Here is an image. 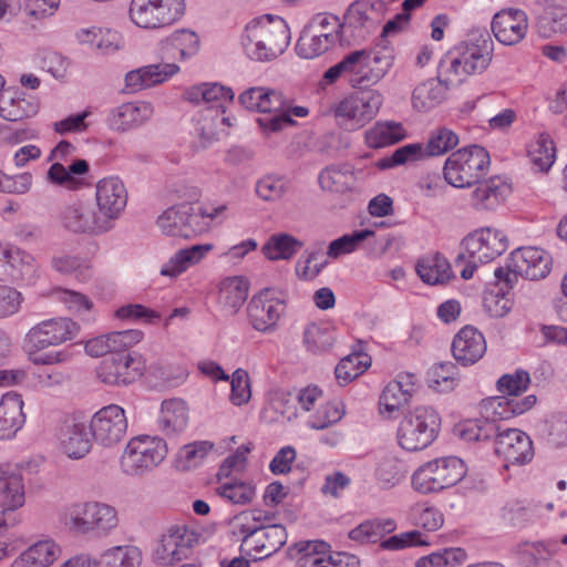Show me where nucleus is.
<instances>
[{
  "label": "nucleus",
  "mask_w": 567,
  "mask_h": 567,
  "mask_svg": "<svg viewBox=\"0 0 567 567\" xmlns=\"http://www.w3.org/2000/svg\"><path fill=\"white\" fill-rule=\"evenodd\" d=\"M493 52L494 43L488 32H473L443 55L439 64V79L446 86L460 85L467 76L486 71Z\"/></svg>",
  "instance_id": "f257e3e1"
},
{
  "label": "nucleus",
  "mask_w": 567,
  "mask_h": 567,
  "mask_svg": "<svg viewBox=\"0 0 567 567\" xmlns=\"http://www.w3.org/2000/svg\"><path fill=\"white\" fill-rule=\"evenodd\" d=\"M271 520L269 513L257 508L241 512L231 520L233 534L240 538V550L254 556V560L271 556L287 542L286 528L270 524Z\"/></svg>",
  "instance_id": "f03ea898"
},
{
  "label": "nucleus",
  "mask_w": 567,
  "mask_h": 567,
  "mask_svg": "<svg viewBox=\"0 0 567 567\" xmlns=\"http://www.w3.org/2000/svg\"><path fill=\"white\" fill-rule=\"evenodd\" d=\"M290 30L280 17L270 14L252 19L241 35L243 50L250 60L268 62L277 59L290 43Z\"/></svg>",
  "instance_id": "7ed1b4c3"
},
{
  "label": "nucleus",
  "mask_w": 567,
  "mask_h": 567,
  "mask_svg": "<svg viewBox=\"0 0 567 567\" xmlns=\"http://www.w3.org/2000/svg\"><path fill=\"white\" fill-rule=\"evenodd\" d=\"M184 99L193 104L207 105V115L200 121L202 135L207 140L217 138L233 120L225 115V106L234 99V92L219 83H200L185 90Z\"/></svg>",
  "instance_id": "20e7f679"
},
{
  "label": "nucleus",
  "mask_w": 567,
  "mask_h": 567,
  "mask_svg": "<svg viewBox=\"0 0 567 567\" xmlns=\"http://www.w3.org/2000/svg\"><path fill=\"white\" fill-rule=\"evenodd\" d=\"M61 522L75 534H107L117 526V512L100 502L74 503L61 513Z\"/></svg>",
  "instance_id": "39448f33"
},
{
  "label": "nucleus",
  "mask_w": 567,
  "mask_h": 567,
  "mask_svg": "<svg viewBox=\"0 0 567 567\" xmlns=\"http://www.w3.org/2000/svg\"><path fill=\"white\" fill-rule=\"evenodd\" d=\"M441 429V416L431 406H416L404 415L398 427L399 445L410 452L431 445Z\"/></svg>",
  "instance_id": "423d86ee"
},
{
  "label": "nucleus",
  "mask_w": 567,
  "mask_h": 567,
  "mask_svg": "<svg viewBox=\"0 0 567 567\" xmlns=\"http://www.w3.org/2000/svg\"><path fill=\"white\" fill-rule=\"evenodd\" d=\"M488 165L489 155L484 147H464L452 153L445 161L444 178L453 187H471L485 175Z\"/></svg>",
  "instance_id": "0eeeda50"
},
{
  "label": "nucleus",
  "mask_w": 567,
  "mask_h": 567,
  "mask_svg": "<svg viewBox=\"0 0 567 567\" xmlns=\"http://www.w3.org/2000/svg\"><path fill=\"white\" fill-rule=\"evenodd\" d=\"M167 452L166 442L158 436L132 437L121 455V470L128 476H142L156 468L165 460Z\"/></svg>",
  "instance_id": "6e6552de"
},
{
  "label": "nucleus",
  "mask_w": 567,
  "mask_h": 567,
  "mask_svg": "<svg viewBox=\"0 0 567 567\" xmlns=\"http://www.w3.org/2000/svg\"><path fill=\"white\" fill-rule=\"evenodd\" d=\"M392 56L373 50H355L344 56L347 82L353 89L379 83L392 68Z\"/></svg>",
  "instance_id": "1a4fd4ad"
},
{
  "label": "nucleus",
  "mask_w": 567,
  "mask_h": 567,
  "mask_svg": "<svg viewBox=\"0 0 567 567\" xmlns=\"http://www.w3.org/2000/svg\"><path fill=\"white\" fill-rule=\"evenodd\" d=\"M468 261L461 270L463 279H471L477 264H487L501 256L508 247L507 236L499 229L483 227L468 234L462 240Z\"/></svg>",
  "instance_id": "9d476101"
},
{
  "label": "nucleus",
  "mask_w": 567,
  "mask_h": 567,
  "mask_svg": "<svg viewBox=\"0 0 567 567\" xmlns=\"http://www.w3.org/2000/svg\"><path fill=\"white\" fill-rule=\"evenodd\" d=\"M466 474L464 462L456 456L431 461L412 476L413 488L422 494L436 493L454 486Z\"/></svg>",
  "instance_id": "9b49d317"
},
{
  "label": "nucleus",
  "mask_w": 567,
  "mask_h": 567,
  "mask_svg": "<svg viewBox=\"0 0 567 567\" xmlns=\"http://www.w3.org/2000/svg\"><path fill=\"white\" fill-rule=\"evenodd\" d=\"M383 104V95L378 90L352 93L341 100L333 109L339 124L354 131L371 122Z\"/></svg>",
  "instance_id": "f8f14e48"
},
{
  "label": "nucleus",
  "mask_w": 567,
  "mask_h": 567,
  "mask_svg": "<svg viewBox=\"0 0 567 567\" xmlns=\"http://www.w3.org/2000/svg\"><path fill=\"white\" fill-rule=\"evenodd\" d=\"M184 13V0H132L128 9L131 21L146 30L169 27Z\"/></svg>",
  "instance_id": "ddd939ff"
},
{
  "label": "nucleus",
  "mask_w": 567,
  "mask_h": 567,
  "mask_svg": "<svg viewBox=\"0 0 567 567\" xmlns=\"http://www.w3.org/2000/svg\"><path fill=\"white\" fill-rule=\"evenodd\" d=\"M199 529L190 524H174L161 536L153 556L163 565L171 566L186 559L188 551L202 540Z\"/></svg>",
  "instance_id": "4468645a"
},
{
  "label": "nucleus",
  "mask_w": 567,
  "mask_h": 567,
  "mask_svg": "<svg viewBox=\"0 0 567 567\" xmlns=\"http://www.w3.org/2000/svg\"><path fill=\"white\" fill-rule=\"evenodd\" d=\"M127 426L124 409L117 404H110L93 414L89 429L96 444L114 447L125 437Z\"/></svg>",
  "instance_id": "2eb2a0df"
},
{
  "label": "nucleus",
  "mask_w": 567,
  "mask_h": 567,
  "mask_svg": "<svg viewBox=\"0 0 567 567\" xmlns=\"http://www.w3.org/2000/svg\"><path fill=\"white\" fill-rule=\"evenodd\" d=\"M61 224L73 234L89 236H99L113 228L89 200H75L66 205L61 213Z\"/></svg>",
  "instance_id": "dca6fc26"
},
{
  "label": "nucleus",
  "mask_w": 567,
  "mask_h": 567,
  "mask_svg": "<svg viewBox=\"0 0 567 567\" xmlns=\"http://www.w3.org/2000/svg\"><path fill=\"white\" fill-rule=\"evenodd\" d=\"M156 225L164 235L183 238L203 234L209 227L189 204L168 207L157 217Z\"/></svg>",
  "instance_id": "f3484780"
},
{
  "label": "nucleus",
  "mask_w": 567,
  "mask_h": 567,
  "mask_svg": "<svg viewBox=\"0 0 567 567\" xmlns=\"http://www.w3.org/2000/svg\"><path fill=\"white\" fill-rule=\"evenodd\" d=\"M494 452L509 465L523 466L530 463L535 451L533 441L524 431L503 424L494 444Z\"/></svg>",
  "instance_id": "a211bd4d"
},
{
  "label": "nucleus",
  "mask_w": 567,
  "mask_h": 567,
  "mask_svg": "<svg viewBox=\"0 0 567 567\" xmlns=\"http://www.w3.org/2000/svg\"><path fill=\"white\" fill-rule=\"evenodd\" d=\"M79 331L76 322L69 318H53L33 326L25 336L28 346L37 352L73 339Z\"/></svg>",
  "instance_id": "6ab92c4d"
},
{
  "label": "nucleus",
  "mask_w": 567,
  "mask_h": 567,
  "mask_svg": "<svg viewBox=\"0 0 567 567\" xmlns=\"http://www.w3.org/2000/svg\"><path fill=\"white\" fill-rule=\"evenodd\" d=\"M297 550V567H359L355 556L346 553H330L323 542H305L289 548L290 555Z\"/></svg>",
  "instance_id": "aec40b11"
},
{
  "label": "nucleus",
  "mask_w": 567,
  "mask_h": 567,
  "mask_svg": "<svg viewBox=\"0 0 567 567\" xmlns=\"http://www.w3.org/2000/svg\"><path fill=\"white\" fill-rule=\"evenodd\" d=\"M144 365L138 355L114 353L105 358L96 370L97 378L109 385H126L137 380Z\"/></svg>",
  "instance_id": "412c9836"
},
{
  "label": "nucleus",
  "mask_w": 567,
  "mask_h": 567,
  "mask_svg": "<svg viewBox=\"0 0 567 567\" xmlns=\"http://www.w3.org/2000/svg\"><path fill=\"white\" fill-rule=\"evenodd\" d=\"M285 308V301L275 297L271 289H264L248 302V321L259 332H271L276 329Z\"/></svg>",
  "instance_id": "4be33fe9"
},
{
  "label": "nucleus",
  "mask_w": 567,
  "mask_h": 567,
  "mask_svg": "<svg viewBox=\"0 0 567 567\" xmlns=\"http://www.w3.org/2000/svg\"><path fill=\"white\" fill-rule=\"evenodd\" d=\"M128 193L117 176H107L95 185V200L101 216L113 225L127 205Z\"/></svg>",
  "instance_id": "5701e85b"
},
{
  "label": "nucleus",
  "mask_w": 567,
  "mask_h": 567,
  "mask_svg": "<svg viewBox=\"0 0 567 567\" xmlns=\"http://www.w3.org/2000/svg\"><path fill=\"white\" fill-rule=\"evenodd\" d=\"M154 115V106L146 101L125 102L110 110L106 124L117 133H126L146 124Z\"/></svg>",
  "instance_id": "b1692460"
},
{
  "label": "nucleus",
  "mask_w": 567,
  "mask_h": 567,
  "mask_svg": "<svg viewBox=\"0 0 567 567\" xmlns=\"http://www.w3.org/2000/svg\"><path fill=\"white\" fill-rule=\"evenodd\" d=\"M59 450L71 460H81L91 451L87 426L75 417L65 419L56 431Z\"/></svg>",
  "instance_id": "393cba45"
},
{
  "label": "nucleus",
  "mask_w": 567,
  "mask_h": 567,
  "mask_svg": "<svg viewBox=\"0 0 567 567\" xmlns=\"http://www.w3.org/2000/svg\"><path fill=\"white\" fill-rule=\"evenodd\" d=\"M550 256L536 247L518 248L512 252V269L529 280L545 278L550 271Z\"/></svg>",
  "instance_id": "a878e982"
},
{
  "label": "nucleus",
  "mask_w": 567,
  "mask_h": 567,
  "mask_svg": "<svg viewBox=\"0 0 567 567\" xmlns=\"http://www.w3.org/2000/svg\"><path fill=\"white\" fill-rule=\"evenodd\" d=\"M386 11L385 0H358L347 12V22L359 29V37L364 38L382 22Z\"/></svg>",
  "instance_id": "bb28decb"
},
{
  "label": "nucleus",
  "mask_w": 567,
  "mask_h": 567,
  "mask_svg": "<svg viewBox=\"0 0 567 567\" xmlns=\"http://www.w3.org/2000/svg\"><path fill=\"white\" fill-rule=\"evenodd\" d=\"M527 27V16L522 10H503L492 21L495 38L505 45L519 43L526 35Z\"/></svg>",
  "instance_id": "cd10ccee"
},
{
  "label": "nucleus",
  "mask_w": 567,
  "mask_h": 567,
  "mask_svg": "<svg viewBox=\"0 0 567 567\" xmlns=\"http://www.w3.org/2000/svg\"><path fill=\"white\" fill-rule=\"evenodd\" d=\"M486 352V341L476 328L466 326L453 339L452 353L462 365L467 367L481 360Z\"/></svg>",
  "instance_id": "c85d7f7f"
},
{
  "label": "nucleus",
  "mask_w": 567,
  "mask_h": 567,
  "mask_svg": "<svg viewBox=\"0 0 567 567\" xmlns=\"http://www.w3.org/2000/svg\"><path fill=\"white\" fill-rule=\"evenodd\" d=\"M19 393L8 392L0 400V440H11L23 427L25 414Z\"/></svg>",
  "instance_id": "c756f323"
},
{
  "label": "nucleus",
  "mask_w": 567,
  "mask_h": 567,
  "mask_svg": "<svg viewBox=\"0 0 567 567\" xmlns=\"http://www.w3.org/2000/svg\"><path fill=\"white\" fill-rule=\"evenodd\" d=\"M38 111L35 99L23 92L4 90L0 94V117L4 121H23L34 116Z\"/></svg>",
  "instance_id": "7c9ffc66"
},
{
  "label": "nucleus",
  "mask_w": 567,
  "mask_h": 567,
  "mask_svg": "<svg viewBox=\"0 0 567 567\" xmlns=\"http://www.w3.org/2000/svg\"><path fill=\"white\" fill-rule=\"evenodd\" d=\"M415 390V375L401 374L391 381L380 396V412L390 417L406 404Z\"/></svg>",
  "instance_id": "2f4dec72"
},
{
  "label": "nucleus",
  "mask_w": 567,
  "mask_h": 567,
  "mask_svg": "<svg viewBox=\"0 0 567 567\" xmlns=\"http://www.w3.org/2000/svg\"><path fill=\"white\" fill-rule=\"evenodd\" d=\"M25 501L21 474L9 463H0V502L6 511L23 506Z\"/></svg>",
  "instance_id": "473e14b6"
},
{
  "label": "nucleus",
  "mask_w": 567,
  "mask_h": 567,
  "mask_svg": "<svg viewBox=\"0 0 567 567\" xmlns=\"http://www.w3.org/2000/svg\"><path fill=\"white\" fill-rule=\"evenodd\" d=\"M537 402L535 395L530 394L524 399L495 396L488 399L483 404L484 413L491 420L498 421L509 420L530 410Z\"/></svg>",
  "instance_id": "72a5a7b5"
},
{
  "label": "nucleus",
  "mask_w": 567,
  "mask_h": 567,
  "mask_svg": "<svg viewBox=\"0 0 567 567\" xmlns=\"http://www.w3.org/2000/svg\"><path fill=\"white\" fill-rule=\"evenodd\" d=\"M61 553V547L54 540H39L20 553L10 567H50Z\"/></svg>",
  "instance_id": "f704fd0d"
},
{
  "label": "nucleus",
  "mask_w": 567,
  "mask_h": 567,
  "mask_svg": "<svg viewBox=\"0 0 567 567\" xmlns=\"http://www.w3.org/2000/svg\"><path fill=\"white\" fill-rule=\"evenodd\" d=\"M238 101L245 109L260 113L277 112L286 106L281 92L264 86L247 89L239 95Z\"/></svg>",
  "instance_id": "c9c22d12"
},
{
  "label": "nucleus",
  "mask_w": 567,
  "mask_h": 567,
  "mask_svg": "<svg viewBox=\"0 0 567 567\" xmlns=\"http://www.w3.org/2000/svg\"><path fill=\"white\" fill-rule=\"evenodd\" d=\"M248 282L239 276L225 278L219 284L217 303L229 316L237 313L248 297Z\"/></svg>",
  "instance_id": "e433bc0d"
},
{
  "label": "nucleus",
  "mask_w": 567,
  "mask_h": 567,
  "mask_svg": "<svg viewBox=\"0 0 567 567\" xmlns=\"http://www.w3.org/2000/svg\"><path fill=\"white\" fill-rule=\"evenodd\" d=\"M212 244L194 245L179 249L161 268V275L176 278L189 267L198 264L213 249Z\"/></svg>",
  "instance_id": "4c0bfd02"
},
{
  "label": "nucleus",
  "mask_w": 567,
  "mask_h": 567,
  "mask_svg": "<svg viewBox=\"0 0 567 567\" xmlns=\"http://www.w3.org/2000/svg\"><path fill=\"white\" fill-rule=\"evenodd\" d=\"M188 423V409L181 399L165 400L158 416V427L166 435L183 432Z\"/></svg>",
  "instance_id": "58836bf2"
},
{
  "label": "nucleus",
  "mask_w": 567,
  "mask_h": 567,
  "mask_svg": "<svg viewBox=\"0 0 567 567\" xmlns=\"http://www.w3.org/2000/svg\"><path fill=\"white\" fill-rule=\"evenodd\" d=\"M503 424L497 423L495 420L482 416L477 419L465 420L456 427L458 435L467 442H493L498 436Z\"/></svg>",
  "instance_id": "ea45409f"
},
{
  "label": "nucleus",
  "mask_w": 567,
  "mask_h": 567,
  "mask_svg": "<svg viewBox=\"0 0 567 567\" xmlns=\"http://www.w3.org/2000/svg\"><path fill=\"white\" fill-rule=\"evenodd\" d=\"M323 190L346 193L355 185V175L350 164H333L322 169L318 176Z\"/></svg>",
  "instance_id": "a19ab883"
},
{
  "label": "nucleus",
  "mask_w": 567,
  "mask_h": 567,
  "mask_svg": "<svg viewBox=\"0 0 567 567\" xmlns=\"http://www.w3.org/2000/svg\"><path fill=\"white\" fill-rule=\"evenodd\" d=\"M527 157L534 171L547 172L556 159L554 141L546 133L535 136L526 147Z\"/></svg>",
  "instance_id": "79ce46f5"
},
{
  "label": "nucleus",
  "mask_w": 567,
  "mask_h": 567,
  "mask_svg": "<svg viewBox=\"0 0 567 567\" xmlns=\"http://www.w3.org/2000/svg\"><path fill=\"white\" fill-rule=\"evenodd\" d=\"M447 87L439 78L437 80L429 79L424 81L413 91V107L420 112H427L434 109L444 100Z\"/></svg>",
  "instance_id": "37998d69"
},
{
  "label": "nucleus",
  "mask_w": 567,
  "mask_h": 567,
  "mask_svg": "<svg viewBox=\"0 0 567 567\" xmlns=\"http://www.w3.org/2000/svg\"><path fill=\"white\" fill-rule=\"evenodd\" d=\"M404 463L392 453H384L377 458L374 475L383 488H392L406 476Z\"/></svg>",
  "instance_id": "c03bdc74"
},
{
  "label": "nucleus",
  "mask_w": 567,
  "mask_h": 567,
  "mask_svg": "<svg viewBox=\"0 0 567 567\" xmlns=\"http://www.w3.org/2000/svg\"><path fill=\"white\" fill-rule=\"evenodd\" d=\"M302 247L303 243L296 237L286 233H277L268 238L261 251L269 260H288Z\"/></svg>",
  "instance_id": "a18cd8bd"
},
{
  "label": "nucleus",
  "mask_w": 567,
  "mask_h": 567,
  "mask_svg": "<svg viewBox=\"0 0 567 567\" xmlns=\"http://www.w3.org/2000/svg\"><path fill=\"white\" fill-rule=\"evenodd\" d=\"M405 131L395 122H378L365 132V143L369 147L381 148L403 140Z\"/></svg>",
  "instance_id": "49530a36"
},
{
  "label": "nucleus",
  "mask_w": 567,
  "mask_h": 567,
  "mask_svg": "<svg viewBox=\"0 0 567 567\" xmlns=\"http://www.w3.org/2000/svg\"><path fill=\"white\" fill-rule=\"evenodd\" d=\"M142 551L135 546H115L99 558L97 567H140Z\"/></svg>",
  "instance_id": "de8ad7c7"
},
{
  "label": "nucleus",
  "mask_w": 567,
  "mask_h": 567,
  "mask_svg": "<svg viewBox=\"0 0 567 567\" xmlns=\"http://www.w3.org/2000/svg\"><path fill=\"white\" fill-rule=\"evenodd\" d=\"M416 272L424 282L436 285L450 279L451 267L444 257L435 255L420 259L416 264Z\"/></svg>",
  "instance_id": "09e8293b"
},
{
  "label": "nucleus",
  "mask_w": 567,
  "mask_h": 567,
  "mask_svg": "<svg viewBox=\"0 0 567 567\" xmlns=\"http://www.w3.org/2000/svg\"><path fill=\"white\" fill-rule=\"evenodd\" d=\"M395 528L396 524L391 518L365 520L350 530L349 537L360 543H377Z\"/></svg>",
  "instance_id": "8fccbe9b"
},
{
  "label": "nucleus",
  "mask_w": 567,
  "mask_h": 567,
  "mask_svg": "<svg viewBox=\"0 0 567 567\" xmlns=\"http://www.w3.org/2000/svg\"><path fill=\"white\" fill-rule=\"evenodd\" d=\"M7 260L13 274L9 280H30L37 276L39 265L31 254L8 247Z\"/></svg>",
  "instance_id": "3c124183"
},
{
  "label": "nucleus",
  "mask_w": 567,
  "mask_h": 567,
  "mask_svg": "<svg viewBox=\"0 0 567 567\" xmlns=\"http://www.w3.org/2000/svg\"><path fill=\"white\" fill-rule=\"evenodd\" d=\"M536 30L543 38L567 31V11L540 7L536 14Z\"/></svg>",
  "instance_id": "603ef678"
},
{
  "label": "nucleus",
  "mask_w": 567,
  "mask_h": 567,
  "mask_svg": "<svg viewBox=\"0 0 567 567\" xmlns=\"http://www.w3.org/2000/svg\"><path fill=\"white\" fill-rule=\"evenodd\" d=\"M506 190L505 185L492 178L475 188L472 194L473 205L480 209H494L504 200Z\"/></svg>",
  "instance_id": "864d4df0"
},
{
  "label": "nucleus",
  "mask_w": 567,
  "mask_h": 567,
  "mask_svg": "<svg viewBox=\"0 0 567 567\" xmlns=\"http://www.w3.org/2000/svg\"><path fill=\"white\" fill-rule=\"evenodd\" d=\"M310 31H315L318 34L329 40L330 44L336 47L338 43H343L342 32L344 25L340 22L337 16L330 13H318L307 24Z\"/></svg>",
  "instance_id": "5fc2aeb1"
},
{
  "label": "nucleus",
  "mask_w": 567,
  "mask_h": 567,
  "mask_svg": "<svg viewBox=\"0 0 567 567\" xmlns=\"http://www.w3.org/2000/svg\"><path fill=\"white\" fill-rule=\"evenodd\" d=\"M54 298L62 302L69 311L79 316L81 319L85 321H92L94 319L92 315L93 302L83 293L70 290L58 288L53 291Z\"/></svg>",
  "instance_id": "6e6d98bb"
},
{
  "label": "nucleus",
  "mask_w": 567,
  "mask_h": 567,
  "mask_svg": "<svg viewBox=\"0 0 567 567\" xmlns=\"http://www.w3.org/2000/svg\"><path fill=\"white\" fill-rule=\"evenodd\" d=\"M331 48H333V45L330 44L327 38L315 31H310L307 25L302 29L296 45L298 55L305 59L317 58Z\"/></svg>",
  "instance_id": "4d7b16f0"
},
{
  "label": "nucleus",
  "mask_w": 567,
  "mask_h": 567,
  "mask_svg": "<svg viewBox=\"0 0 567 567\" xmlns=\"http://www.w3.org/2000/svg\"><path fill=\"white\" fill-rule=\"evenodd\" d=\"M371 364L364 353H353L343 358L336 367L334 374L340 384H348L361 375Z\"/></svg>",
  "instance_id": "13d9d810"
},
{
  "label": "nucleus",
  "mask_w": 567,
  "mask_h": 567,
  "mask_svg": "<svg viewBox=\"0 0 567 567\" xmlns=\"http://www.w3.org/2000/svg\"><path fill=\"white\" fill-rule=\"evenodd\" d=\"M164 48L176 51L179 60H186L198 51V37L189 30H177L167 37L164 41Z\"/></svg>",
  "instance_id": "bf43d9fd"
},
{
  "label": "nucleus",
  "mask_w": 567,
  "mask_h": 567,
  "mask_svg": "<svg viewBox=\"0 0 567 567\" xmlns=\"http://www.w3.org/2000/svg\"><path fill=\"white\" fill-rule=\"evenodd\" d=\"M101 35L96 42V47L105 54L114 53L123 47V37L120 32L111 29H82L78 33V38L81 42H93V40Z\"/></svg>",
  "instance_id": "052dcab7"
},
{
  "label": "nucleus",
  "mask_w": 567,
  "mask_h": 567,
  "mask_svg": "<svg viewBox=\"0 0 567 567\" xmlns=\"http://www.w3.org/2000/svg\"><path fill=\"white\" fill-rule=\"evenodd\" d=\"M213 443L208 441H197L183 446L175 461L176 468L179 471H189L197 467L213 449Z\"/></svg>",
  "instance_id": "680f3d73"
},
{
  "label": "nucleus",
  "mask_w": 567,
  "mask_h": 567,
  "mask_svg": "<svg viewBox=\"0 0 567 567\" xmlns=\"http://www.w3.org/2000/svg\"><path fill=\"white\" fill-rule=\"evenodd\" d=\"M458 142V135L454 131L442 126L431 132L423 148L426 156H441L456 147Z\"/></svg>",
  "instance_id": "e2e57ef3"
},
{
  "label": "nucleus",
  "mask_w": 567,
  "mask_h": 567,
  "mask_svg": "<svg viewBox=\"0 0 567 567\" xmlns=\"http://www.w3.org/2000/svg\"><path fill=\"white\" fill-rule=\"evenodd\" d=\"M467 555L462 548H446L419 558L416 567H457L463 564Z\"/></svg>",
  "instance_id": "0e129e2a"
},
{
  "label": "nucleus",
  "mask_w": 567,
  "mask_h": 567,
  "mask_svg": "<svg viewBox=\"0 0 567 567\" xmlns=\"http://www.w3.org/2000/svg\"><path fill=\"white\" fill-rule=\"evenodd\" d=\"M289 189V182L282 176L266 175L256 183V194L265 202L280 200Z\"/></svg>",
  "instance_id": "69168bd1"
},
{
  "label": "nucleus",
  "mask_w": 567,
  "mask_h": 567,
  "mask_svg": "<svg viewBox=\"0 0 567 567\" xmlns=\"http://www.w3.org/2000/svg\"><path fill=\"white\" fill-rule=\"evenodd\" d=\"M411 517L414 525L427 532H434L442 527L444 518L442 513L434 506L426 503L415 504L411 508Z\"/></svg>",
  "instance_id": "338daca9"
},
{
  "label": "nucleus",
  "mask_w": 567,
  "mask_h": 567,
  "mask_svg": "<svg viewBox=\"0 0 567 567\" xmlns=\"http://www.w3.org/2000/svg\"><path fill=\"white\" fill-rule=\"evenodd\" d=\"M343 415L344 410L341 404L328 402L309 416L307 425L313 430H324L339 422Z\"/></svg>",
  "instance_id": "774afa93"
}]
</instances>
